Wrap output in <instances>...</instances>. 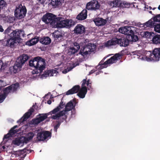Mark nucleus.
Instances as JSON below:
<instances>
[{
    "instance_id": "nucleus-1",
    "label": "nucleus",
    "mask_w": 160,
    "mask_h": 160,
    "mask_svg": "<svg viewBox=\"0 0 160 160\" xmlns=\"http://www.w3.org/2000/svg\"><path fill=\"white\" fill-rule=\"evenodd\" d=\"M24 32L23 31L18 29L12 31L11 33L10 38L4 40L3 44L5 46L11 48H13L15 46V44L21 42L22 40L21 36L24 37Z\"/></svg>"
},
{
    "instance_id": "nucleus-2",
    "label": "nucleus",
    "mask_w": 160,
    "mask_h": 160,
    "mask_svg": "<svg viewBox=\"0 0 160 160\" xmlns=\"http://www.w3.org/2000/svg\"><path fill=\"white\" fill-rule=\"evenodd\" d=\"M46 62L44 59L39 56L34 58L29 61V65L33 67L35 69L32 71L33 74L41 73L46 68Z\"/></svg>"
},
{
    "instance_id": "nucleus-3",
    "label": "nucleus",
    "mask_w": 160,
    "mask_h": 160,
    "mask_svg": "<svg viewBox=\"0 0 160 160\" xmlns=\"http://www.w3.org/2000/svg\"><path fill=\"white\" fill-rule=\"evenodd\" d=\"M136 29V28L134 27L127 26L121 27L118 30L120 33L127 35L128 38L131 42H135L138 40Z\"/></svg>"
},
{
    "instance_id": "nucleus-4",
    "label": "nucleus",
    "mask_w": 160,
    "mask_h": 160,
    "mask_svg": "<svg viewBox=\"0 0 160 160\" xmlns=\"http://www.w3.org/2000/svg\"><path fill=\"white\" fill-rule=\"evenodd\" d=\"M128 38L127 36V37H122L119 38H114L111 40L108 41L105 45L106 47H109L118 44L120 46L126 47L128 45L129 41L131 42Z\"/></svg>"
},
{
    "instance_id": "nucleus-5",
    "label": "nucleus",
    "mask_w": 160,
    "mask_h": 160,
    "mask_svg": "<svg viewBox=\"0 0 160 160\" xmlns=\"http://www.w3.org/2000/svg\"><path fill=\"white\" fill-rule=\"evenodd\" d=\"M61 17H57L53 14L47 13L44 15L42 18V21L46 24L50 23L51 25H59Z\"/></svg>"
},
{
    "instance_id": "nucleus-6",
    "label": "nucleus",
    "mask_w": 160,
    "mask_h": 160,
    "mask_svg": "<svg viewBox=\"0 0 160 160\" xmlns=\"http://www.w3.org/2000/svg\"><path fill=\"white\" fill-rule=\"evenodd\" d=\"M121 56V55L120 54L116 53L105 62L104 61L105 58H104L99 62L97 67L100 66L98 68L100 70L106 68L108 67V64H111L116 62L117 60L120 59Z\"/></svg>"
},
{
    "instance_id": "nucleus-7",
    "label": "nucleus",
    "mask_w": 160,
    "mask_h": 160,
    "mask_svg": "<svg viewBox=\"0 0 160 160\" xmlns=\"http://www.w3.org/2000/svg\"><path fill=\"white\" fill-rule=\"evenodd\" d=\"M75 105H74L72 101H70L66 105L65 110L60 111L55 115H52L51 118L53 119H58L60 117L65 115L66 112L71 110L75 108Z\"/></svg>"
},
{
    "instance_id": "nucleus-8",
    "label": "nucleus",
    "mask_w": 160,
    "mask_h": 160,
    "mask_svg": "<svg viewBox=\"0 0 160 160\" xmlns=\"http://www.w3.org/2000/svg\"><path fill=\"white\" fill-rule=\"evenodd\" d=\"M27 12L26 7L20 4L16 6L14 12L15 16L18 19H21L25 16Z\"/></svg>"
},
{
    "instance_id": "nucleus-9",
    "label": "nucleus",
    "mask_w": 160,
    "mask_h": 160,
    "mask_svg": "<svg viewBox=\"0 0 160 160\" xmlns=\"http://www.w3.org/2000/svg\"><path fill=\"white\" fill-rule=\"evenodd\" d=\"M96 47V45L93 43H88L87 45L84 46L81 48L79 54L84 56L88 54L89 52H93Z\"/></svg>"
},
{
    "instance_id": "nucleus-10",
    "label": "nucleus",
    "mask_w": 160,
    "mask_h": 160,
    "mask_svg": "<svg viewBox=\"0 0 160 160\" xmlns=\"http://www.w3.org/2000/svg\"><path fill=\"white\" fill-rule=\"evenodd\" d=\"M59 23L58 27L61 28L65 27L67 28H70L76 24L75 22L72 19L64 20L62 17Z\"/></svg>"
},
{
    "instance_id": "nucleus-11",
    "label": "nucleus",
    "mask_w": 160,
    "mask_h": 160,
    "mask_svg": "<svg viewBox=\"0 0 160 160\" xmlns=\"http://www.w3.org/2000/svg\"><path fill=\"white\" fill-rule=\"evenodd\" d=\"M100 5L97 1L93 0L87 3L86 8L88 10H96L98 9Z\"/></svg>"
},
{
    "instance_id": "nucleus-12",
    "label": "nucleus",
    "mask_w": 160,
    "mask_h": 160,
    "mask_svg": "<svg viewBox=\"0 0 160 160\" xmlns=\"http://www.w3.org/2000/svg\"><path fill=\"white\" fill-rule=\"evenodd\" d=\"M51 133L48 131H41L38 133L37 138L39 141H43L51 137Z\"/></svg>"
},
{
    "instance_id": "nucleus-13",
    "label": "nucleus",
    "mask_w": 160,
    "mask_h": 160,
    "mask_svg": "<svg viewBox=\"0 0 160 160\" xmlns=\"http://www.w3.org/2000/svg\"><path fill=\"white\" fill-rule=\"evenodd\" d=\"M150 52L149 58L151 61H157L160 60V48H156L152 53Z\"/></svg>"
},
{
    "instance_id": "nucleus-14",
    "label": "nucleus",
    "mask_w": 160,
    "mask_h": 160,
    "mask_svg": "<svg viewBox=\"0 0 160 160\" xmlns=\"http://www.w3.org/2000/svg\"><path fill=\"white\" fill-rule=\"evenodd\" d=\"M80 48V44L77 42H74L71 44L68 50L69 55H73L77 52Z\"/></svg>"
},
{
    "instance_id": "nucleus-15",
    "label": "nucleus",
    "mask_w": 160,
    "mask_h": 160,
    "mask_svg": "<svg viewBox=\"0 0 160 160\" xmlns=\"http://www.w3.org/2000/svg\"><path fill=\"white\" fill-rule=\"evenodd\" d=\"M33 107H35V105H33L32 107L29 109L28 111L24 114L23 117L19 119L18 121L21 122H22L26 121L34 112V109Z\"/></svg>"
},
{
    "instance_id": "nucleus-16",
    "label": "nucleus",
    "mask_w": 160,
    "mask_h": 160,
    "mask_svg": "<svg viewBox=\"0 0 160 160\" xmlns=\"http://www.w3.org/2000/svg\"><path fill=\"white\" fill-rule=\"evenodd\" d=\"M74 33L77 35L84 33L85 31V28L81 24H78L75 27L74 30Z\"/></svg>"
},
{
    "instance_id": "nucleus-17",
    "label": "nucleus",
    "mask_w": 160,
    "mask_h": 160,
    "mask_svg": "<svg viewBox=\"0 0 160 160\" xmlns=\"http://www.w3.org/2000/svg\"><path fill=\"white\" fill-rule=\"evenodd\" d=\"M22 67V66L19 62L16 61L14 66L10 67L9 71L11 73H16L21 70Z\"/></svg>"
},
{
    "instance_id": "nucleus-18",
    "label": "nucleus",
    "mask_w": 160,
    "mask_h": 160,
    "mask_svg": "<svg viewBox=\"0 0 160 160\" xmlns=\"http://www.w3.org/2000/svg\"><path fill=\"white\" fill-rule=\"evenodd\" d=\"M95 25L98 26H102L105 25L107 22L106 19L102 18H96L93 20Z\"/></svg>"
},
{
    "instance_id": "nucleus-19",
    "label": "nucleus",
    "mask_w": 160,
    "mask_h": 160,
    "mask_svg": "<svg viewBox=\"0 0 160 160\" xmlns=\"http://www.w3.org/2000/svg\"><path fill=\"white\" fill-rule=\"evenodd\" d=\"M29 57L27 54H23L20 56L16 61L20 64L22 66L25 62L29 59Z\"/></svg>"
},
{
    "instance_id": "nucleus-20",
    "label": "nucleus",
    "mask_w": 160,
    "mask_h": 160,
    "mask_svg": "<svg viewBox=\"0 0 160 160\" xmlns=\"http://www.w3.org/2000/svg\"><path fill=\"white\" fill-rule=\"evenodd\" d=\"M87 16V11L86 9H83L77 16L76 18L78 20L85 19Z\"/></svg>"
},
{
    "instance_id": "nucleus-21",
    "label": "nucleus",
    "mask_w": 160,
    "mask_h": 160,
    "mask_svg": "<svg viewBox=\"0 0 160 160\" xmlns=\"http://www.w3.org/2000/svg\"><path fill=\"white\" fill-rule=\"evenodd\" d=\"M87 92V88L86 87H82L80 88L77 95L80 98H83L85 96Z\"/></svg>"
},
{
    "instance_id": "nucleus-22",
    "label": "nucleus",
    "mask_w": 160,
    "mask_h": 160,
    "mask_svg": "<svg viewBox=\"0 0 160 160\" xmlns=\"http://www.w3.org/2000/svg\"><path fill=\"white\" fill-rule=\"evenodd\" d=\"M155 24V22L152 18L148 21L144 23L142 27L145 29H148V28H154L156 25Z\"/></svg>"
},
{
    "instance_id": "nucleus-23",
    "label": "nucleus",
    "mask_w": 160,
    "mask_h": 160,
    "mask_svg": "<svg viewBox=\"0 0 160 160\" xmlns=\"http://www.w3.org/2000/svg\"><path fill=\"white\" fill-rule=\"evenodd\" d=\"M80 88V86L79 85H75L71 89L66 92V95H69L76 93L78 92Z\"/></svg>"
},
{
    "instance_id": "nucleus-24",
    "label": "nucleus",
    "mask_w": 160,
    "mask_h": 160,
    "mask_svg": "<svg viewBox=\"0 0 160 160\" xmlns=\"http://www.w3.org/2000/svg\"><path fill=\"white\" fill-rule=\"evenodd\" d=\"M51 39L48 37H43L39 39V41L41 43L44 45H48L51 42Z\"/></svg>"
},
{
    "instance_id": "nucleus-25",
    "label": "nucleus",
    "mask_w": 160,
    "mask_h": 160,
    "mask_svg": "<svg viewBox=\"0 0 160 160\" xmlns=\"http://www.w3.org/2000/svg\"><path fill=\"white\" fill-rule=\"evenodd\" d=\"M39 41V38L37 36L35 37L29 41H28L26 43V45L31 46L36 44Z\"/></svg>"
},
{
    "instance_id": "nucleus-26",
    "label": "nucleus",
    "mask_w": 160,
    "mask_h": 160,
    "mask_svg": "<svg viewBox=\"0 0 160 160\" xmlns=\"http://www.w3.org/2000/svg\"><path fill=\"white\" fill-rule=\"evenodd\" d=\"M27 151H28V149L25 148L23 150H21L17 152V154L22 158H24L26 155V153H28Z\"/></svg>"
},
{
    "instance_id": "nucleus-27",
    "label": "nucleus",
    "mask_w": 160,
    "mask_h": 160,
    "mask_svg": "<svg viewBox=\"0 0 160 160\" xmlns=\"http://www.w3.org/2000/svg\"><path fill=\"white\" fill-rule=\"evenodd\" d=\"M152 42L156 44H160V34L156 35L152 38Z\"/></svg>"
},
{
    "instance_id": "nucleus-28",
    "label": "nucleus",
    "mask_w": 160,
    "mask_h": 160,
    "mask_svg": "<svg viewBox=\"0 0 160 160\" xmlns=\"http://www.w3.org/2000/svg\"><path fill=\"white\" fill-rule=\"evenodd\" d=\"M52 35L55 40L61 38L62 37V33L58 31H55L52 33Z\"/></svg>"
},
{
    "instance_id": "nucleus-29",
    "label": "nucleus",
    "mask_w": 160,
    "mask_h": 160,
    "mask_svg": "<svg viewBox=\"0 0 160 160\" xmlns=\"http://www.w3.org/2000/svg\"><path fill=\"white\" fill-rule=\"evenodd\" d=\"M12 142L14 144L18 146H19L21 144H23L22 137L15 138L14 140Z\"/></svg>"
},
{
    "instance_id": "nucleus-30",
    "label": "nucleus",
    "mask_w": 160,
    "mask_h": 160,
    "mask_svg": "<svg viewBox=\"0 0 160 160\" xmlns=\"http://www.w3.org/2000/svg\"><path fill=\"white\" fill-rule=\"evenodd\" d=\"M64 0H52L51 3L52 6L56 7L62 4Z\"/></svg>"
},
{
    "instance_id": "nucleus-31",
    "label": "nucleus",
    "mask_w": 160,
    "mask_h": 160,
    "mask_svg": "<svg viewBox=\"0 0 160 160\" xmlns=\"http://www.w3.org/2000/svg\"><path fill=\"white\" fill-rule=\"evenodd\" d=\"M7 4L4 0H0V9L2 11H4L7 8Z\"/></svg>"
},
{
    "instance_id": "nucleus-32",
    "label": "nucleus",
    "mask_w": 160,
    "mask_h": 160,
    "mask_svg": "<svg viewBox=\"0 0 160 160\" xmlns=\"http://www.w3.org/2000/svg\"><path fill=\"white\" fill-rule=\"evenodd\" d=\"M9 86H10L12 91L13 92L17 90L18 88L19 87V84L17 82Z\"/></svg>"
},
{
    "instance_id": "nucleus-33",
    "label": "nucleus",
    "mask_w": 160,
    "mask_h": 160,
    "mask_svg": "<svg viewBox=\"0 0 160 160\" xmlns=\"http://www.w3.org/2000/svg\"><path fill=\"white\" fill-rule=\"evenodd\" d=\"M12 26L8 27L4 31V33L5 34H7L8 36L10 37V34L12 31H13L12 29Z\"/></svg>"
},
{
    "instance_id": "nucleus-34",
    "label": "nucleus",
    "mask_w": 160,
    "mask_h": 160,
    "mask_svg": "<svg viewBox=\"0 0 160 160\" xmlns=\"http://www.w3.org/2000/svg\"><path fill=\"white\" fill-rule=\"evenodd\" d=\"M87 78L84 79L82 82L81 86L82 87H86L85 85L86 84L87 86H89V84H91V83L90 82V80L89 79H88L87 80Z\"/></svg>"
},
{
    "instance_id": "nucleus-35",
    "label": "nucleus",
    "mask_w": 160,
    "mask_h": 160,
    "mask_svg": "<svg viewBox=\"0 0 160 160\" xmlns=\"http://www.w3.org/2000/svg\"><path fill=\"white\" fill-rule=\"evenodd\" d=\"M39 115L40 116L38 118L40 122L43 121L45 119H46L48 118V115L46 113L42 114H39Z\"/></svg>"
},
{
    "instance_id": "nucleus-36",
    "label": "nucleus",
    "mask_w": 160,
    "mask_h": 160,
    "mask_svg": "<svg viewBox=\"0 0 160 160\" xmlns=\"http://www.w3.org/2000/svg\"><path fill=\"white\" fill-rule=\"evenodd\" d=\"M10 87V86H9L8 87L5 88L3 90V94L6 97L8 95V94L11 91H12Z\"/></svg>"
},
{
    "instance_id": "nucleus-37",
    "label": "nucleus",
    "mask_w": 160,
    "mask_h": 160,
    "mask_svg": "<svg viewBox=\"0 0 160 160\" xmlns=\"http://www.w3.org/2000/svg\"><path fill=\"white\" fill-rule=\"evenodd\" d=\"M110 4L112 7H118V0H114L111 1L110 2Z\"/></svg>"
},
{
    "instance_id": "nucleus-38",
    "label": "nucleus",
    "mask_w": 160,
    "mask_h": 160,
    "mask_svg": "<svg viewBox=\"0 0 160 160\" xmlns=\"http://www.w3.org/2000/svg\"><path fill=\"white\" fill-rule=\"evenodd\" d=\"M5 19L6 21L10 23L13 22L14 20V18L9 16L6 17Z\"/></svg>"
},
{
    "instance_id": "nucleus-39",
    "label": "nucleus",
    "mask_w": 160,
    "mask_h": 160,
    "mask_svg": "<svg viewBox=\"0 0 160 160\" xmlns=\"http://www.w3.org/2000/svg\"><path fill=\"white\" fill-rule=\"evenodd\" d=\"M153 20L155 22H160V14H158L152 18Z\"/></svg>"
},
{
    "instance_id": "nucleus-40",
    "label": "nucleus",
    "mask_w": 160,
    "mask_h": 160,
    "mask_svg": "<svg viewBox=\"0 0 160 160\" xmlns=\"http://www.w3.org/2000/svg\"><path fill=\"white\" fill-rule=\"evenodd\" d=\"M18 132V130H14L12 128L9 131V134H10V135L12 136L15 133H17Z\"/></svg>"
},
{
    "instance_id": "nucleus-41",
    "label": "nucleus",
    "mask_w": 160,
    "mask_h": 160,
    "mask_svg": "<svg viewBox=\"0 0 160 160\" xmlns=\"http://www.w3.org/2000/svg\"><path fill=\"white\" fill-rule=\"evenodd\" d=\"M154 29L155 32L160 33V23L155 25Z\"/></svg>"
},
{
    "instance_id": "nucleus-42",
    "label": "nucleus",
    "mask_w": 160,
    "mask_h": 160,
    "mask_svg": "<svg viewBox=\"0 0 160 160\" xmlns=\"http://www.w3.org/2000/svg\"><path fill=\"white\" fill-rule=\"evenodd\" d=\"M59 107H57L56 108H54L53 110H52L51 111L49 112L50 114H55L58 112L60 109Z\"/></svg>"
},
{
    "instance_id": "nucleus-43",
    "label": "nucleus",
    "mask_w": 160,
    "mask_h": 160,
    "mask_svg": "<svg viewBox=\"0 0 160 160\" xmlns=\"http://www.w3.org/2000/svg\"><path fill=\"white\" fill-rule=\"evenodd\" d=\"M35 134L33 132H30L27 134V137L30 140H32Z\"/></svg>"
},
{
    "instance_id": "nucleus-44",
    "label": "nucleus",
    "mask_w": 160,
    "mask_h": 160,
    "mask_svg": "<svg viewBox=\"0 0 160 160\" xmlns=\"http://www.w3.org/2000/svg\"><path fill=\"white\" fill-rule=\"evenodd\" d=\"M56 122L57 123H56V125L54 126V131L56 132H57V129L59 128L61 123V122L58 121Z\"/></svg>"
},
{
    "instance_id": "nucleus-45",
    "label": "nucleus",
    "mask_w": 160,
    "mask_h": 160,
    "mask_svg": "<svg viewBox=\"0 0 160 160\" xmlns=\"http://www.w3.org/2000/svg\"><path fill=\"white\" fill-rule=\"evenodd\" d=\"M22 142L23 144L24 143H27L29 142V141L31 140L30 139H29L28 138V137H25L23 136H22Z\"/></svg>"
},
{
    "instance_id": "nucleus-46",
    "label": "nucleus",
    "mask_w": 160,
    "mask_h": 160,
    "mask_svg": "<svg viewBox=\"0 0 160 160\" xmlns=\"http://www.w3.org/2000/svg\"><path fill=\"white\" fill-rule=\"evenodd\" d=\"M49 70L45 71L44 73H43L41 75L42 78H46L49 75Z\"/></svg>"
},
{
    "instance_id": "nucleus-47",
    "label": "nucleus",
    "mask_w": 160,
    "mask_h": 160,
    "mask_svg": "<svg viewBox=\"0 0 160 160\" xmlns=\"http://www.w3.org/2000/svg\"><path fill=\"white\" fill-rule=\"evenodd\" d=\"M32 123L35 125H38V124L40 123V122L38 118H37L35 119H33L32 120Z\"/></svg>"
},
{
    "instance_id": "nucleus-48",
    "label": "nucleus",
    "mask_w": 160,
    "mask_h": 160,
    "mask_svg": "<svg viewBox=\"0 0 160 160\" xmlns=\"http://www.w3.org/2000/svg\"><path fill=\"white\" fill-rule=\"evenodd\" d=\"M78 64H77L76 65H75V63L73 64V66L72 67H70L69 68H67L68 71H67V70H64L63 72H65V73H67L68 72H69L73 68L75 67L77 65H78Z\"/></svg>"
},
{
    "instance_id": "nucleus-49",
    "label": "nucleus",
    "mask_w": 160,
    "mask_h": 160,
    "mask_svg": "<svg viewBox=\"0 0 160 160\" xmlns=\"http://www.w3.org/2000/svg\"><path fill=\"white\" fill-rule=\"evenodd\" d=\"M6 96L3 93L0 95V103H1L3 102L5 99L6 98Z\"/></svg>"
},
{
    "instance_id": "nucleus-50",
    "label": "nucleus",
    "mask_w": 160,
    "mask_h": 160,
    "mask_svg": "<svg viewBox=\"0 0 160 160\" xmlns=\"http://www.w3.org/2000/svg\"><path fill=\"white\" fill-rule=\"evenodd\" d=\"M6 66V65H4V63L2 61L0 60V70H2L4 69V68Z\"/></svg>"
},
{
    "instance_id": "nucleus-51",
    "label": "nucleus",
    "mask_w": 160,
    "mask_h": 160,
    "mask_svg": "<svg viewBox=\"0 0 160 160\" xmlns=\"http://www.w3.org/2000/svg\"><path fill=\"white\" fill-rule=\"evenodd\" d=\"M49 71L50 75H50V76H53L54 74L56 73V71L55 70L52 69L51 70H49Z\"/></svg>"
},
{
    "instance_id": "nucleus-52",
    "label": "nucleus",
    "mask_w": 160,
    "mask_h": 160,
    "mask_svg": "<svg viewBox=\"0 0 160 160\" xmlns=\"http://www.w3.org/2000/svg\"><path fill=\"white\" fill-rule=\"evenodd\" d=\"M144 35L147 38H150V36L151 35V34L149 32H144Z\"/></svg>"
},
{
    "instance_id": "nucleus-53",
    "label": "nucleus",
    "mask_w": 160,
    "mask_h": 160,
    "mask_svg": "<svg viewBox=\"0 0 160 160\" xmlns=\"http://www.w3.org/2000/svg\"><path fill=\"white\" fill-rule=\"evenodd\" d=\"M123 4L124 5V6H123V7L124 8H129L130 7V5L129 3H128L127 2H124L123 3Z\"/></svg>"
},
{
    "instance_id": "nucleus-54",
    "label": "nucleus",
    "mask_w": 160,
    "mask_h": 160,
    "mask_svg": "<svg viewBox=\"0 0 160 160\" xmlns=\"http://www.w3.org/2000/svg\"><path fill=\"white\" fill-rule=\"evenodd\" d=\"M12 136H11L10 135V134H9V133H8V134H7L6 135H5L4 137L3 138V139H8V138H9L12 137Z\"/></svg>"
},
{
    "instance_id": "nucleus-55",
    "label": "nucleus",
    "mask_w": 160,
    "mask_h": 160,
    "mask_svg": "<svg viewBox=\"0 0 160 160\" xmlns=\"http://www.w3.org/2000/svg\"><path fill=\"white\" fill-rule=\"evenodd\" d=\"M64 105V104H63V102L61 101L59 104V106L58 107H59V108H60L61 109L63 108Z\"/></svg>"
},
{
    "instance_id": "nucleus-56",
    "label": "nucleus",
    "mask_w": 160,
    "mask_h": 160,
    "mask_svg": "<svg viewBox=\"0 0 160 160\" xmlns=\"http://www.w3.org/2000/svg\"><path fill=\"white\" fill-rule=\"evenodd\" d=\"M145 8L148 9H149L150 10H151L152 9V8L151 6L148 7V6H145Z\"/></svg>"
},
{
    "instance_id": "nucleus-57",
    "label": "nucleus",
    "mask_w": 160,
    "mask_h": 160,
    "mask_svg": "<svg viewBox=\"0 0 160 160\" xmlns=\"http://www.w3.org/2000/svg\"><path fill=\"white\" fill-rule=\"evenodd\" d=\"M4 31L3 29L2 28V27L1 25H0V32H3Z\"/></svg>"
},
{
    "instance_id": "nucleus-58",
    "label": "nucleus",
    "mask_w": 160,
    "mask_h": 160,
    "mask_svg": "<svg viewBox=\"0 0 160 160\" xmlns=\"http://www.w3.org/2000/svg\"><path fill=\"white\" fill-rule=\"evenodd\" d=\"M52 103V101L50 100H48L47 101V103L49 104H50Z\"/></svg>"
},
{
    "instance_id": "nucleus-59",
    "label": "nucleus",
    "mask_w": 160,
    "mask_h": 160,
    "mask_svg": "<svg viewBox=\"0 0 160 160\" xmlns=\"http://www.w3.org/2000/svg\"><path fill=\"white\" fill-rule=\"evenodd\" d=\"M18 127V126L17 125L14 126L12 128L13 129L15 130V128Z\"/></svg>"
},
{
    "instance_id": "nucleus-60",
    "label": "nucleus",
    "mask_w": 160,
    "mask_h": 160,
    "mask_svg": "<svg viewBox=\"0 0 160 160\" xmlns=\"http://www.w3.org/2000/svg\"><path fill=\"white\" fill-rule=\"evenodd\" d=\"M88 88H92L91 87V84H89V86H88Z\"/></svg>"
},
{
    "instance_id": "nucleus-61",
    "label": "nucleus",
    "mask_w": 160,
    "mask_h": 160,
    "mask_svg": "<svg viewBox=\"0 0 160 160\" xmlns=\"http://www.w3.org/2000/svg\"><path fill=\"white\" fill-rule=\"evenodd\" d=\"M158 9L160 10V5H159L158 7Z\"/></svg>"
},
{
    "instance_id": "nucleus-62",
    "label": "nucleus",
    "mask_w": 160,
    "mask_h": 160,
    "mask_svg": "<svg viewBox=\"0 0 160 160\" xmlns=\"http://www.w3.org/2000/svg\"><path fill=\"white\" fill-rule=\"evenodd\" d=\"M149 13L152 14V15H153V14H152V12L151 11H150L149 12Z\"/></svg>"
},
{
    "instance_id": "nucleus-63",
    "label": "nucleus",
    "mask_w": 160,
    "mask_h": 160,
    "mask_svg": "<svg viewBox=\"0 0 160 160\" xmlns=\"http://www.w3.org/2000/svg\"><path fill=\"white\" fill-rule=\"evenodd\" d=\"M2 148L3 149H4L5 148V146H4L2 147Z\"/></svg>"
},
{
    "instance_id": "nucleus-64",
    "label": "nucleus",
    "mask_w": 160,
    "mask_h": 160,
    "mask_svg": "<svg viewBox=\"0 0 160 160\" xmlns=\"http://www.w3.org/2000/svg\"><path fill=\"white\" fill-rule=\"evenodd\" d=\"M156 8H152V10H154V9H156Z\"/></svg>"
}]
</instances>
